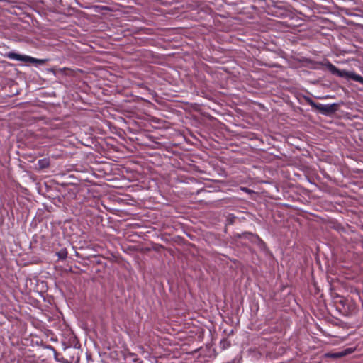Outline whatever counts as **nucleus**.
Returning <instances> with one entry per match:
<instances>
[{
  "instance_id": "obj_1",
  "label": "nucleus",
  "mask_w": 363,
  "mask_h": 363,
  "mask_svg": "<svg viewBox=\"0 0 363 363\" xmlns=\"http://www.w3.org/2000/svg\"><path fill=\"white\" fill-rule=\"evenodd\" d=\"M6 56L8 58L11 60H14L16 61H21L23 62L37 63L40 65H43L47 61L44 59H36L28 55H20L12 52L7 53Z\"/></svg>"
},
{
  "instance_id": "obj_7",
  "label": "nucleus",
  "mask_w": 363,
  "mask_h": 363,
  "mask_svg": "<svg viewBox=\"0 0 363 363\" xmlns=\"http://www.w3.org/2000/svg\"><path fill=\"white\" fill-rule=\"evenodd\" d=\"M347 352H337V353H334V354H332L330 355V357H342L343 355L346 354Z\"/></svg>"
},
{
  "instance_id": "obj_2",
  "label": "nucleus",
  "mask_w": 363,
  "mask_h": 363,
  "mask_svg": "<svg viewBox=\"0 0 363 363\" xmlns=\"http://www.w3.org/2000/svg\"><path fill=\"white\" fill-rule=\"evenodd\" d=\"M330 66H331V71L333 72V73L336 74L338 76L342 77H345V78L349 77V74H350V72H347L345 70H339L335 66H333V65H330Z\"/></svg>"
},
{
  "instance_id": "obj_6",
  "label": "nucleus",
  "mask_w": 363,
  "mask_h": 363,
  "mask_svg": "<svg viewBox=\"0 0 363 363\" xmlns=\"http://www.w3.org/2000/svg\"><path fill=\"white\" fill-rule=\"evenodd\" d=\"M57 255H58L59 258L64 259L67 257V252L65 250H62L57 253Z\"/></svg>"
},
{
  "instance_id": "obj_4",
  "label": "nucleus",
  "mask_w": 363,
  "mask_h": 363,
  "mask_svg": "<svg viewBox=\"0 0 363 363\" xmlns=\"http://www.w3.org/2000/svg\"><path fill=\"white\" fill-rule=\"evenodd\" d=\"M38 164L39 166V168L40 169H45L49 167L50 165V161L47 158H43L41 160H39L38 162Z\"/></svg>"
},
{
  "instance_id": "obj_5",
  "label": "nucleus",
  "mask_w": 363,
  "mask_h": 363,
  "mask_svg": "<svg viewBox=\"0 0 363 363\" xmlns=\"http://www.w3.org/2000/svg\"><path fill=\"white\" fill-rule=\"evenodd\" d=\"M311 104L312 106H314L317 107L318 108H319L320 110L323 111H328L329 110V108H330V107L328 106H323V105H321V104L315 105L313 102H311Z\"/></svg>"
},
{
  "instance_id": "obj_3",
  "label": "nucleus",
  "mask_w": 363,
  "mask_h": 363,
  "mask_svg": "<svg viewBox=\"0 0 363 363\" xmlns=\"http://www.w3.org/2000/svg\"><path fill=\"white\" fill-rule=\"evenodd\" d=\"M348 79H352L363 84V77L353 72H350Z\"/></svg>"
}]
</instances>
